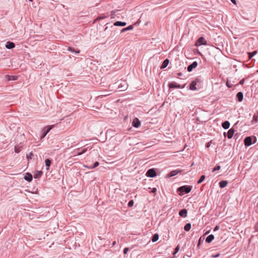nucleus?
I'll return each instance as SVG.
<instances>
[{
    "label": "nucleus",
    "mask_w": 258,
    "mask_h": 258,
    "mask_svg": "<svg viewBox=\"0 0 258 258\" xmlns=\"http://www.w3.org/2000/svg\"><path fill=\"white\" fill-rule=\"evenodd\" d=\"M191 187L189 186H182L178 188V190L181 192L188 193L190 191Z\"/></svg>",
    "instance_id": "nucleus-1"
},
{
    "label": "nucleus",
    "mask_w": 258,
    "mask_h": 258,
    "mask_svg": "<svg viewBox=\"0 0 258 258\" xmlns=\"http://www.w3.org/2000/svg\"><path fill=\"white\" fill-rule=\"evenodd\" d=\"M207 44V41L203 37H201L198 39V40L197 41L196 43V46H199L201 45H206Z\"/></svg>",
    "instance_id": "nucleus-2"
},
{
    "label": "nucleus",
    "mask_w": 258,
    "mask_h": 258,
    "mask_svg": "<svg viewBox=\"0 0 258 258\" xmlns=\"http://www.w3.org/2000/svg\"><path fill=\"white\" fill-rule=\"evenodd\" d=\"M127 87V83L125 81H123L118 85V89H119L120 91H123L125 90Z\"/></svg>",
    "instance_id": "nucleus-3"
},
{
    "label": "nucleus",
    "mask_w": 258,
    "mask_h": 258,
    "mask_svg": "<svg viewBox=\"0 0 258 258\" xmlns=\"http://www.w3.org/2000/svg\"><path fill=\"white\" fill-rule=\"evenodd\" d=\"M146 175L148 177H153L156 175V173L154 169H150L147 172Z\"/></svg>",
    "instance_id": "nucleus-4"
},
{
    "label": "nucleus",
    "mask_w": 258,
    "mask_h": 258,
    "mask_svg": "<svg viewBox=\"0 0 258 258\" xmlns=\"http://www.w3.org/2000/svg\"><path fill=\"white\" fill-rule=\"evenodd\" d=\"M198 66V63L197 61L193 62L191 64L188 66L187 71L191 72L193 69L196 68Z\"/></svg>",
    "instance_id": "nucleus-5"
},
{
    "label": "nucleus",
    "mask_w": 258,
    "mask_h": 258,
    "mask_svg": "<svg viewBox=\"0 0 258 258\" xmlns=\"http://www.w3.org/2000/svg\"><path fill=\"white\" fill-rule=\"evenodd\" d=\"M133 125L135 127L140 126V121L138 118H135L133 121Z\"/></svg>",
    "instance_id": "nucleus-6"
},
{
    "label": "nucleus",
    "mask_w": 258,
    "mask_h": 258,
    "mask_svg": "<svg viewBox=\"0 0 258 258\" xmlns=\"http://www.w3.org/2000/svg\"><path fill=\"white\" fill-rule=\"evenodd\" d=\"M251 144V138L250 137H247L244 139V145L246 146H249Z\"/></svg>",
    "instance_id": "nucleus-7"
},
{
    "label": "nucleus",
    "mask_w": 258,
    "mask_h": 258,
    "mask_svg": "<svg viewBox=\"0 0 258 258\" xmlns=\"http://www.w3.org/2000/svg\"><path fill=\"white\" fill-rule=\"evenodd\" d=\"M187 210L184 209L180 211L179 212V215L180 216L185 218L187 216Z\"/></svg>",
    "instance_id": "nucleus-8"
},
{
    "label": "nucleus",
    "mask_w": 258,
    "mask_h": 258,
    "mask_svg": "<svg viewBox=\"0 0 258 258\" xmlns=\"http://www.w3.org/2000/svg\"><path fill=\"white\" fill-rule=\"evenodd\" d=\"M53 127V125L46 126L44 129L47 128V130L44 133V134H43V136H42L41 138H44L46 136V135L48 133V132L50 131V130Z\"/></svg>",
    "instance_id": "nucleus-9"
},
{
    "label": "nucleus",
    "mask_w": 258,
    "mask_h": 258,
    "mask_svg": "<svg viewBox=\"0 0 258 258\" xmlns=\"http://www.w3.org/2000/svg\"><path fill=\"white\" fill-rule=\"evenodd\" d=\"M15 44L13 42H10V41L7 42L6 43V47L8 49L13 48L15 47Z\"/></svg>",
    "instance_id": "nucleus-10"
},
{
    "label": "nucleus",
    "mask_w": 258,
    "mask_h": 258,
    "mask_svg": "<svg viewBox=\"0 0 258 258\" xmlns=\"http://www.w3.org/2000/svg\"><path fill=\"white\" fill-rule=\"evenodd\" d=\"M24 179L28 181H31L32 180V175L29 173H27L24 176Z\"/></svg>",
    "instance_id": "nucleus-11"
},
{
    "label": "nucleus",
    "mask_w": 258,
    "mask_h": 258,
    "mask_svg": "<svg viewBox=\"0 0 258 258\" xmlns=\"http://www.w3.org/2000/svg\"><path fill=\"white\" fill-rule=\"evenodd\" d=\"M234 133V131L233 129L231 128L230 129L228 133H227V137L228 139H231L233 136V134Z\"/></svg>",
    "instance_id": "nucleus-12"
},
{
    "label": "nucleus",
    "mask_w": 258,
    "mask_h": 258,
    "mask_svg": "<svg viewBox=\"0 0 258 258\" xmlns=\"http://www.w3.org/2000/svg\"><path fill=\"white\" fill-rule=\"evenodd\" d=\"M126 25L125 22L117 21L114 23V25L115 26H124Z\"/></svg>",
    "instance_id": "nucleus-13"
},
{
    "label": "nucleus",
    "mask_w": 258,
    "mask_h": 258,
    "mask_svg": "<svg viewBox=\"0 0 258 258\" xmlns=\"http://www.w3.org/2000/svg\"><path fill=\"white\" fill-rule=\"evenodd\" d=\"M236 97L239 102L243 100V93L241 92H238L236 95Z\"/></svg>",
    "instance_id": "nucleus-14"
},
{
    "label": "nucleus",
    "mask_w": 258,
    "mask_h": 258,
    "mask_svg": "<svg viewBox=\"0 0 258 258\" xmlns=\"http://www.w3.org/2000/svg\"><path fill=\"white\" fill-rule=\"evenodd\" d=\"M214 239V236L213 235V234H211L210 235H209L206 239V241L207 242V243H210L212 241V240Z\"/></svg>",
    "instance_id": "nucleus-15"
},
{
    "label": "nucleus",
    "mask_w": 258,
    "mask_h": 258,
    "mask_svg": "<svg viewBox=\"0 0 258 258\" xmlns=\"http://www.w3.org/2000/svg\"><path fill=\"white\" fill-rule=\"evenodd\" d=\"M228 184V181L226 180H222L219 182V186L221 188L225 187Z\"/></svg>",
    "instance_id": "nucleus-16"
},
{
    "label": "nucleus",
    "mask_w": 258,
    "mask_h": 258,
    "mask_svg": "<svg viewBox=\"0 0 258 258\" xmlns=\"http://www.w3.org/2000/svg\"><path fill=\"white\" fill-rule=\"evenodd\" d=\"M168 63H169V60L168 59H166L163 62V63L161 66V69L165 68L168 66Z\"/></svg>",
    "instance_id": "nucleus-17"
},
{
    "label": "nucleus",
    "mask_w": 258,
    "mask_h": 258,
    "mask_svg": "<svg viewBox=\"0 0 258 258\" xmlns=\"http://www.w3.org/2000/svg\"><path fill=\"white\" fill-rule=\"evenodd\" d=\"M222 125L224 128L228 129L230 126V123L228 121H225L222 123Z\"/></svg>",
    "instance_id": "nucleus-18"
},
{
    "label": "nucleus",
    "mask_w": 258,
    "mask_h": 258,
    "mask_svg": "<svg viewBox=\"0 0 258 258\" xmlns=\"http://www.w3.org/2000/svg\"><path fill=\"white\" fill-rule=\"evenodd\" d=\"M169 87L170 88H180L179 85H177L175 83H171L169 84Z\"/></svg>",
    "instance_id": "nucleus-19"
},
{
    "label": "nucleus",
    "mask_w": 258,
    "mask_h": 258,
    "mask_svg": "<svg viewBox=\"0 0 258 258\" xmlns=\"http://www.w3.org/2000/svg\"><path fill=\"white\" fill-rule=\"evenodd\" d=\"M196 85H197V83L195 82H194V81L192 82L190 85V90H197Z\"/></svg>",
    "instance_id": "nucleus-20"
},
{
    "label": "nucleus",
    "mask_w": 258,
    "mask_h": 258,
    "mask_svg": "<svg viewBox=\"0 0 258 258\" xmlns=\"http://www.w3.org/2000/svg\"><path fill=\"white\" fill-rule=\"evenodd\" d=\"M45 165H46V170H48L49 169V167H50V164H51V161H50V160L49 159H47L45 160Z\"/></svg>",
    "instance_id": "nucleus-21"
},
{
    "label": "nucleus",
    "mask_w": 258,
    "mask_h": 258,
    "mask_svg": "<svg viewBox=\"0 0 258 258\" xmlns=\"http://www.w3.org/2000/svg\"><path fill=\"white\" fill-rule=\"evenodd\" d=\"M180 170H173L170 172L169 176L172 177L176 175L178 172H180Z\"/></svg>",
    "instance_id": "nucleus-22"
},
{
    "label": "nucleus",
    "mask_w": 258,
    "mask_h": 258,
    "mask_svg": "<svg viewBox=\"0 0 258 258\" xmlns=\"http://www.w3.org/2000/svg\"><path fill=\"white\" fill-rule=\"evenodd\" d=\"M133 29V25H130L129 26H128L127 27H126V28H123L121 31V32H124L126 31H127V30H132Z\"/></svg>",
    "instance_id": "nucleus-23"
},
{
    "label": "nucleus",
    "mask_w": 258,
    "mask_h": 258,
    "mask_svg": "<svg viewBox=\"0 0 258 258\" xmlns=\"http://www.w3.org/2000/svg\"><path fill=\"white\" fill-rule=\"evenodd\" d=\"M258 122V116L254 115L253 116L252 120L251 121L252 124H254Z\"/></svg>",
    "instance_id": "nucleus-24"
},
{
    "label": "nucleus",
    "mask_w": 258,
    "mask_h": 258,
    "mask_svg": "<svg viewBox=\"0 0 258 258\" xmlns=\"http://www.w3.org/2000/svg\"><path fill=\"white\" fill-rule=\"evenodd\" d=\"M191 228V224L187 223L184 227V229L186 231H188Z\"/></svg>",
    "instance_id": "nucleus-25"
},
{
    "label": "nucleus",
    "mask_w": 258,
    "mask_h": 258,
    "mask_svg": "<svg viewBox=\"0 0 258 258\" xmlns=\"http://www.w3.org/2000/svg\"><path fill=\"white\" fill-rule=\"evenodd\" d=\"M158 238H159L158 235L157 234H155L152 237V241L153 242H155L158 240Z\"/></svg>",
    "instance_id": "nucleus-26"
},
{
    "label": "nucleus",
    "mask_w": 258,
    "mask_h": 258,
    "mask_svg": "<svg viewBox=\"0 0 258 258\" xmlns=\"http://www.w3.org/2000/svg\"><path fill=\"white\" fill-rule=\"evenodd\" d=\"M6 78L8 80H15L16 79V77L13 76L6 75Z\"/></svg>",
    "instance_id": "nucleus-27"
},
{
    "label": "nucleus",
    "mask_w": 258,
    "mask_h": 258,
    "mask_svg": "<svg viewBox=\"0 0 258 258\" xmlns=\"http://www.w3.org/2000/svg\"><path fill=\"white\" fill-rule=\"evenodd\" d=\"M257 53V51H254L252 52H248V57L250 59L253 56Z\"/></svg>",
    "instance_id": "nucleus-28"
},
{
    "label": "nucleus",
    "mask_w": 258,
    "mask_h": 258,
    "mask_svg": "<svg viewBox=\"0 0 258 258\" xmlns=\"http://www.w3.org/2000/svg\"><path fill=\"white\" fill-rule=\"evenodd\" d=\"M99 165V163L98 162H95L93 166H91L89 167H88L89 169H93L96 167H97Z\"/></svg>",
    "instance_id": "nucleus-29"
},
{
    "label": "nucleus",
    "mask_w": 258,
    "mask_h": 258,
    "mask_svg": "<svg viewBox=\"0 0 258 258\" xmlns=\"http://www.w3.org/2000/svg\"><path fill=\"white\" fill-rule=\"evenodd\" d=\"M205 175H202L200 178V179L198 181V184L201 183L205 179Z\"/></svg>",
    "instance_id": "nucleus-30"
},
{
    "label": "nucleus",
    "mask_w": 258,
    "mask_h": 258,
    "mask_svg": "<svg viewBox=\"0 0 258 258\" xmlns=\"http://www.w3.org/2000/svg\"><path fill=\"white\" fill-rule=\"evenodd\" d=\"M21 150V147L19 146H16L15 147V152L18 153Z\"/></svg>",
    "instance_id": "nucleus-31"
},
{
    "label": "nucleus",
    "mask_w": 258,
    "mask_h": 258,
    "mask_svg": "<svg viewBox=\"0 0 258 258\" xmlns=\"http://www.w3.org/2000/svg\"><path fill=\"white\" fill-rule=\"evenodd\" d=\"M42 174V172L41 171H39L37 173H36L35 175H34V178H38L39 177H40Z\"/></svg>",
    "instance_id": "nucleus-32"
},
{
    "label": "nucleus",
    "mask_w": 258,
    "mask_h": 258,
    "mask_svg": "<svg viewBox=\"0 0 258 258\" xmlns=\"http://www.w3.org/2000/svg\"><path fill=\"white\" fill-rule=\"evenodd\" d=\"M221 169V166L220 165H217L216 167H214L213 169V172H215L216 170H219Z\"/></svg>",
    "instance_id": "nucleus-33"
},
{
    "label": "nucleus",
    "mask_w": 258,
    "mask_h": 258,
    "mask_svg": "<svg viewBox=\"0 0 258 258\" xmlns=\"http://www.w3.org/2000/svg\"><path fill=\"white\" fill-rule=\"evenodd\" d=\"M134 204V201H133V200H131V201L128 202V206L129 207H133V206Z\"/></svg>",
    "instance_id": "nucleus-34"
},
{
    "label": "nucleus",
    "mask_w": 258,
    "mask_h": 258,
    "mask_svg": "<svg viewBox=\"0 0 258 258\" xmlns=\"http://www.w3.org/2000/svg\"><path fill=\"white\" fill-rule=\"evenodd\" d=\"M106 18V16H99L97 18H96V21H98V20H100L101 19H104V18Z\"/></svg>",
    "instance_id": "nucleus-35"
},
{
    "label": "nucleus",
    "mask_w": 258,
    "mask_h": 258,
    "mask_svg": "<svg viewBox=\"0 0 258 258\" xmlns=\"http://www.w3.org/2000/svg\"><path fill=\"white\" fill-rule=\"evenodd\" d=\"M128 251V247H126L123 250V253L125 254L127 253Z\"/></svg>",
    "instance_id": "nucleus-36"
},
{
    "label": "nucleus",
    "mask_w": 258,
    "mask_h": 258,
    "mask_svg": "<svg viewBox=\"0 0 258 258\" xmlns=\"http://www.w3.org/2000/svg\"><path fill=\"white\" fill-rule=\"evenodd\" d=\"M179 249V246H177L175 248V249L174 253H175L177 252L178 251Z\"/></svg>",
    "instance_id": "nucleus-37"
},
{
    "label": "nucleus",
    "mask_w": 258,
    "mask_h": 258,
    "mask_svg": "<svg viewBox=\"0 0 258 258\" xmlns=\"http://www.w3.org/2000/svg\"><path fill=\"white\" fill-rule=\"evenodd\" d=\"M87 151V148H85V149H83V151L81 152L82 153V154H83V153H85Z\"/></svg>",
    "instance_id": "nucleus-38"
},
{
    "label": "nucleus",
    "mask_w": 258,
    "mask_h": 258,
    "mask_svg": "<svg viewBox=\"0 0 258 258\" xmlns=\"http://www.w3.org/2000/svg\"><path fill=\"white\" fill-rule=\"evenodd\" d=\"M212 141H210V142L208 143L207 145H206V147L207 148H209L210 146V144H211V143Z\"/></svg>",
    "instance_id": "nucleus-39"
},
{
    "label": "nucleus",
    "mask_w": 258,
    "mask_h": 258,
    "mask_svg": "<svg viewBox=\"0 0 258 258\" xmlns=\"http://www.w3.org/2000/svg\"><path fill=\"white\" fill-rule=\"evenodd\" d=\"M218 229H219V226H216L215 227V228H214V231H216V230H218Z\"/></svg>",
    "instance_id": "nucleus-40"
},
{
    "label": "nucleus",
    "mask_w": 258,
    "mask_h": 258,
    "mask_svg": "<svg viewBox=\"0 0 258 258\" xmlns=\"http://www.w3.org/2000/svg\"><path fill=\"white\" fill-rule=\"evenodd\" d=\"M244 79L241 80L240 82V84L242 85L244 83Z\"/></svg>",
    "instance_id": "nucleus-41"
},
{
    "label": "nucleus",
    "mask_w": 258,
    "mask_h": 258,
    "mask_svg": "<svg viewBox=\"0 0 258 258\" xmlns=\"http://www.w3.org/2000/svg\"><path fill=\"white\" fill-rule=\"evenodd\" d=\"M219 256V253H218L216 255H212V257H217Z\"/></svg>",
    "instance_id": "nucleus-42"
},
{
    "label": "nucleus",
    "mask_w": 258,
    "mask_h": 258,
    "mask_svg": "<svg viewBox=\"0 0 258 258\" xmlns=\"http://www.w3.org/2000/svg\"><path fill=\"white\" fill-rule=\"evenodd\" d=\"M226 85L229 88H230L231 87V86L228 83V82L226 83Z\"/></svg>",
    "instance_id": "nucleus-43"
},
{
    "label": "nucleus",
    "mask_w": 258,
    "mask_h": 258,
    "mask_svg": "<svg viewBox=\"0 0 258 258\" xmlns=\"http://www.w3.org/2000/svg\"><path fill=\"white\" fill-rule=\"evenodd\" d=\"M68 50H70V51H75L73 49V48H71V47H69V48H68Z\"/></svg>",
    "instance_id": "nucleus-44"
},
{
    "label": "nucleus",
    "mask_w": 258,
    "mask_h": 258,
    "mask_svg": "<svg viewBox=\"0 0 258 258\" xmlns=\"http://www.w3.org/2000/svg\"><path fill=\"white\" fill-rule=\"evenodd\" d=\"M82 154V153H81V152H77V153H76V155H81Z\"/></svg>",
    "instance_id": "nucleus-45"
},
{
    "label": "nucleus",
    "mask_w": 258,
    "mask_h": 258,
    "mask_svg": "<svg viewBox=\"0 0 258 258\" xmlns=\"http://www.w3.org/2000/svg\"><path fill=\"white\" fill-rule=\"evenodd\" d=\"M156 188H153V189H152V191L153 192H156Z\"/></svg>",
    "instance_id": "nucleus-46"
},
{
    "label": "nucleus",
    "mask_w": 258,
    "mask_h": 258,
    "mask_svg": "<svg viewBox=\"0 0 258 258\" xmlns=\"http://www.w3.org/2000/svg\"><path fill=\"white\" fill-rule=\"evenodd\" d=\"M231 2L234 4H236V1L235 0H231Z\"/></svg>",
    "instance_id": "nucleus-47"
},
{
    "label": "nucleus",
    "mask_w": 258,
    "mask_h": 258,
    "mask_svg": "<svg viewBox=\"0 0 258 258\" xmlns=\"http://www.w3.org/2000/svg\"><path fill=\"white\" fill-rule=\"evenodd\" d=\"M116 242L115 241H114L113 242L112 245H113V246H114V245H116Z\"/></svg>",
    "instance_id": "nucleus-48"
},
{
    "label": "nucleus",
    "mask_w": 258,
    "mask_h": 258,
    "mask_svg": "<svg viewBox=\"0 0 258 258\" xmlns=\"http://www.w3.org/2000/svg\"><path fill=\"white\" fill-rule=\"evenodd\" d=\"M111 19L114 18V16H113V15L111 14Z\"/></svg>",
    "instance_id": "nucleus-49"
},
{
    "label": "nucleus",
    "mask_w": 258,
    "mask_h": 258,
    "mask_svg": "<svg viewBox=\"0 0 258 258\" xmlns=\"http://www.w3.org/2000/svg\"><path fill=\"white\" fill-rule=\"evenodd\" d=\"M76 53H79L80 52V50H78V51H75Z\"/></svg>",
    "instance_id": "nucleus-50"
},
{
    "label": "nucleus",
    "mask_w": 258,
    "mask_h": 258,
    "mask_svg": "<svg viewBox=\"0 0 258 258\" xmlns=\"http://www.w3.org/2000/svg\"><path fill=\"white\" fill-rule=\"evenodd\" d=\"M29 1H30V2H32V1H33V0H29Z\"/></svg>",
    "instance_id": "nucleus-51"
},
{
    "label": "nucleus",
    "mask_w": 258,
    "mask_h": 258,
    "mask_svg": "<svg viewBox=\"0 0 258 258\" xmlns=\"http://www.w3.org/2000/svg\"><path fill=\"white\" fill-rule=\"evenodd\" d=\"M257 72H258V70H257Z\"/></svg>",
    "instance_id": "nucleus-52"
}]
</instances>
